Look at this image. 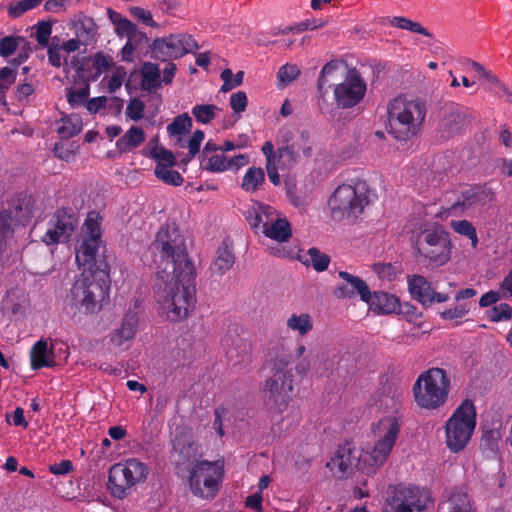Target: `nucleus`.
Here are the masks:
<instances>
[{
    "instance_id": "nucleus-1",
    "label": "nucleus",
    "mask_w": 512,
    "mask_h": 512,
    "mask_svg": "<svg viewBox=\"0 0 512 512\" xmlns=\"http://www.w3.org/2000/svg\"><path fill=\"white\" fill-rule=\"evenodd\" d=\"M154 297L161 317L170 322L186 320L196 304L195 271H170L157 273Z\"/></svg>"
},
{
    "instance_id": "nucleus-2",
    "label": "nucleus",
    "mask_w": 512,
    "mask_h": 512,
    "mask_svg": "<svg viewBox=\"0 0 512 512\" xmlns=\"http://www.w3.org/2000/svg\"><path fill=\"white\" fill-rule=\"evenodd\" d=\"M306 345L298 342L293 352L278 353L270 361V376L265 380L264 392L274 409L282 413L292 401L294 391V370L299 376H306L313 365V358L306 354Z\"/></svg>"
},
{
    "instance_id": "nucleus-3",
    "label": "nucleus",
    "mask_w": 512,
    "mask_h": 512,
    "mask_svg": "<svg viewBox=\"0 0 512 512\" xmlns=\"http://www.w3.org/2000/svg\"><path fill=\"white\" fill-rule=\"evenodd\" d=\"M380 406L391 409V413L383 416L371 426L373 435V446L370 450L363 452V463L366 473L373 474L382 467L388 460L394 446L396 445L401 426L402 415L401 394L393 392L380 400Z\"/></svg>"
},
{
    "instance_id": "nucleus-4",
    "label": "nucleus",
    "mask_w": 512,
    "mask_h": 512,
    "mask_svg": "<svg viewBox=\"0 0 512 512\" xmlns=\"http://www.w3.org/2000/svg\"><path fill=\"white\" fill-rule=\"evenodd\" d=\"M373 192L368 183L359 178L351 179L335 188L328 199V209L333 220L355 223L371 204Z\"/></svg>"
},
{
    "instance_id": "nucleus-5",
    "label": "nucleus",
    "mask_w": 512,
    "mask_h": 512,
    "mask_svg": "<svg viewBox=\"0 0 512 512\" xmlns=\"http://www.w3.org/2000/svg\"><path fill=\"white\" fill-rule=\"evenodd\" d=\"M388 133L397 141H408L416 136L426 117V106L417 98L400 95L387 106Z\"/></svg>"
},
{
    "instance_id": "nucleus-6",
    "label": "nucleus",
    "mask_w": 512,
    "mask_h": 512,
    "mask_svg": "<svg viewBox=\"0 0 512 512\" xmlns=\"http://www.w3.org/2000/svg\"><path fill=\"white\" fill-rule=\"evenodd\" d=\"M109 290V273L105 269L95 274H81L71 289L72 302L80 311L95 314L108 301Z\"/></svg>"
},
{
    "instance_id": "nucleus-7",
    "label": "nucleus",
    "mask_w": 512,
    "mask_h": 512,
    "mask_svg": "<svg viewBox=\"0 0 512 512\" xmlns=\"http://www.w3.org/2000/svg\"><path fill=\"white\" fill-rule=\"evenodd\" d=\"M450 391V379L444 369L430 368L419 375L413 385L416 404L426 410L443 406Z\"/></svg>"
},
{
    "instance_id": "nucleus-8",
    "label": "nucleus",
    "mask_w": 512,
    "mask_h": 512,
    "mask_svg": "<svg viewBox=\"0 0 512 512\" xmlns=\"http://www.w3.org/2000/svg\"><path fill=\"white\" fill-rule=\"evenodd\" d=\"M476 428V410L471 400L463 401L444 425L445 445L452 453L463 451Z\"/></svg>"
},
{
    "instance_id": "nucleus-9",
    "label": "nucleus",
    "mask_w": 512,
    "mask_h": 512,
    "mask_svg": "<svg viewBox=\"0 0 512 512\" xmlns=\"http://www.w3.org/2000/svg\"><path fill=\"white\" fill-rule=\"evenodd\" d=\"M415 250L428 267L438 268L450 261L452 244L448 233L442 227L433 226L418 234Z\"/></svg>"
},
{
    "instance_id": "nucleus-10",
    "label": "nucleus",
    "mask_w": 512,
    "mask_h": 512,
    "mask_svg": "<svg viewBox=\"0 0 512 512\" xmlns=\"http://www.w3.org/2000/svg\"><path fill=\"white\" fill-rule=\"evenodd\" d=\"M153 245L166 260L163 269L170 271L194 270L193 264L188 259L184 236L174 224L161 227Z\"/></svg>"
},
{
    "instance_id": "nucleus-11",
    "label": "nucleus",
    "mask_w": 512,
    "mask_h": 512,
    "mask_svg": "<svg viewBox=\"0 0 512 512\" xmlns=\"http://www.w3.org/2000/svg\"><path fill=\"white\" fill-rule=\"evenodd\" d=\"M149 474L147 465L136 458H130L112 465L108 473L107 489L118 499H124Z\"/></svg>"
},
{
    "instance_id": "nucleus-12",
    "label": "nucleus",
    "mask_w": 512,
    "mask_h": 512,
    "mask_svg": "<svg viewBox=\"0 0 512 512\" xmlns=\"http://www.w3.org/2000/svg\"><path fill=\"white\" fill-rule=\"evenodd\" d=\"M97 212H90L83 224V239L76 251V262L82 274H95L100 269L108 271L104 261L96 260V253L101 244V223Z\"/></svg>"
},
{
    "instance_id": "nucleus-13",
    "label": "nucleus",
    "mask_w": 512,
    "mask_h": 512,
    "mask_svg": "<svg viewBox=\"0 0 512 512\" xmlns=\"http://www.w3.org/2000/svg\"><path fill=\"white\" fill-rule=\"evenodd\" d=\"M223 473L224 465L221 461H198L189 472V490L198 498L211 500L219 491Z\"/></svg>"
},
{
    "instance_id": "nucleus-14",
    "label": "nucleus",
    "mask_w": 512,
    "mask_h": 512,
    "mask_svg": "<svg viewBox=\"0 0 512 512\" xmlns=\"http://www.w3.org/2000/svg\"><path fill=\"white\" fill-rule=\"evenodd\" d=\"M198 48L191 35L185 33L170 34L167 37L156 38L151 44L152 57L167 61L178 59Z\"/></svg>"
},
{
    "instance_id": "nucleus-15",
    "label": "nucleus",
    "mask_w": 512,
    "mask_h": 512,
    "mask_svg": "<svg viewBox=\"0 0 512 512\" xmlns=\"http://www.w3.org/2000/svg\"><path fill=\"white\" fill-rule=\"evenodd\" d=\"M366 83L356 69H349L342 82L334 87V100L340 108H352L365 96Z\"/></svg>"
},
{
    "instance_id": "nucleus-16",
    "label": "nucleus",
    "mask_w": 512,
    "mask_h": 512,
    "mask_svg": "<svg viewBox=\"0 0 512 512\" xmlns=\"http://www.w3.org/2000/svg\"><path fill=\"white\" fill-rule=\"evenodd\" d=\"M428 495L416 486H399L384 512H424Z\"/></svg>"
},
{
    "instance_id": "nucleus-17",
    "label": "nucleus",
    "mask_w": 512,
    "mask_h": 512,
    "mask_svg": "<svg viewBox=\"0 0 512 512\" xmlns=\"http://www.w3.org/2000/svg\"><path fill=\"white\" fill-rule=\"evenodd\" d=\"M492 200L491 193L480 188H473L462 195V199L456 201L449 207H442L436 213V218L446 220L451 216L458 217L465 213H472L485 206Z\"/></svg>"
},
{
    "instance_id": "nucleus-18",
    "label": "nucleus",
    "mask_w": 512,
    "mask_h": 512,
    "mask_svg": "<svg viewBox=\"0 0 512 512\" xmlns=\"http://www.w3.org/2000/svg\"><path fill=\"white\" fill-rule=\"evenodd\" d=\"M139 325V318L135 311L129 309L121 320L119 327L113 329L107 336L110 346L119 351L130 348Z\"/></svg>"
},
{
    "instance_id": "nucleus-19",
    "label": "nucleus",
    "mask_w": 512,
    "mask_h": 512,
    "mask_svg": "<svg viewBox=\"0 0 512 512\" xmlns=\"http://www.w3.org/2000/svg\"><path fill=\"white\" fill-rule=\"evenodd\" d=\"M363 458V453L357 457L355 455L354 449L350 447V445L340 446L335 455L327 462L326 466L330 469L334 476L339 478L345 477L346 475L352 473L355 467L363 470L366 473V469L361 463Z\"/></svg>"
},
{
    "instance_id": "nucleus-20",
    "label": "nucleus",
    "mask_w": 512,
    "mask_h": 512,
    "mask_svg": "<svg viewBox=\"0 0 512 512\" xmlns=\"http://www.w3.org/2000/svg\"><path fill=\"white\" fill-rule=\"evenodd\" d=\"M75 228L74 217L66 211H57L51 220V226L42 240L47 245L66 242Z\"/></svg>"
},
{
    "instance_id": "nucleus-21",
    "label": "nucleus",
    "mask_w": 512,
    "mask_h": 512,
    "mask_svg": "<svg viewBox=\"0 0 512 512\" xmlns=\"http://www.w3.org/2000/svg\"><path fill=\"white\" fill-rule=\"evenodd\" d=\"M338 275L342 282L335 288L336 297L350 299L358 295L362 301L367 298L369 287L365 281L346 271H340Z\"/></svg>"
},
{
    "instance_id": "nucleus-22",
    "label": "nucleus",
    "mask_w": 512,
    "mask_h": 512,
    "mask_svg": "<svg viewBox=\"0 0 512 512\" xmlns=\"http://www.w3.org/2000/svg\"><path fill=\"white\" fill-rule=\"evenodd\" d=\"M71 29L75 37L83 44V47L96 43L98 38V26L93 18L80 14L71 22Z\"/></svg>"
},
{
    "instance_id": "nucleus-23",
    "label": "nucleus",
    "mask_w": 512,
    "mask_h": 512,
    "mask_svg": "<svg viewBox=\"0 0 512 512\" xmlns=\"http://www.w3.org/2000/svg\"><path fill=\"white\" fill-rule=\"evenodd\" d=\"M367 303L369 309L378 314H391L400 310V301L398 297L386 292L368 291L367 298L363 300Z\"/></svg>"
},
{
    "instance_id": "nucleus-24",
    "label": "nucleus",
    "mask_w": 512,
    "mask_h": 512,
    "mask_svg": "<svg viewBox=\"0 0 512 512\" xmlns=\"http://www.w3.org/2000/svg\"><path fill=\"white\" fill-rule=\"evenodd\" d=\"M280 214L272 206L256 202L248 210L247 219L254 229L265 230Z\"/></svg>"
},
{
    "instance_id": "nucleus-25",
    "label": "nucleus",
    "mask_w": 512,
    "mask_h": 512,
    "mask_svg": "<svg viewBox=\"0 0 512 512\" xmlns=\"http://www.w3.org/2000/svg\"><path fill=\"white\" fill-rule=\"evenodd\" d=\"M31 368L38 370L43 367H53L56 365L53 346H48L44 339L37 341L30 351Z\"/></svg>"
},
{
    "instance_id": "nucleus-26",
    "label": "nucleus",
    "mask_w": 512,
    "mask_h": 512,
    "mask_svg": "<svg viewBox=\"0 0 512 512\" xmlns=\"http://www.w3.org/2000/svg\"><path fill=\"white\" fill-rule=\"evenodd\" d=\"M408 289L414 300L423 306L432 305L433 287L424 276L413 275L409 277Z\"/></svg>"
},
{
    "instance_id": "nucleus-27",
    "label": "nucleus",
    "mask_w": 512,
    "mask_h": 512,
    "mask_svg": "<svg viewBox=\"0 0 512 512\" xmlns=\"http://www.w3.org/2000/svg\"><path fill=\"white\" fill-rule=\"evenodd\" d=\"M262 233L273 241L284 243L291 238L292 229L287 218L280 213L265 230H262Z\"/></svg>"
},
{
    "instance_id": "nucleus-28",
    "label": "nucleus",
    "mask_w": 512,
    "mask_h": 512,
    "mask_svg": "<svg viewBox=\"0 0 512 512\" xmlns=\"http://www.w3.org/2000/svg\"><path fill=\"white\" fill-rule=\"evenodd\" d=\"M234 263L235 255L232 246L230 244L223 243L216 252V257L211 265V270L215 274L224 275L233 267Z\"/></svg>"
},
{
    "instance_id": "nucleus-29",
    "label": "nucleus",
    "mask_w": 512,
    "mask_h": 512,
    "mask_svg": "<svg viewBox=\"0 0 512 512\" xmlns=\"http://www.w3.org/2000/svg\"><path fill=\"white\" fill-rule=\"evenodd\" d=\"M108 17L114 26L115 33L119 37L137 38L138 35L142 36V34L138 32L137 26L120 13L108 9Z\"/></svg>"
},
{
    "instance_id": "nucleus-30",
    "label": "nucleus",
    "mask_w": 512,
    "mask_h": 512,
    "mask_svg": "<svg viewBox=\"0 0 512 512\" xmlns=\"http://www.w3.org/2000/svg\"><path fill=\"white\" fill-rule=\"evenodd\" d=\"M141 88L147 92H153L161 86V71L157 64L145 62L140 70Z\"/></svg>"
},
{
    "instance_id": "nucleus-31",
    "label": "nucleus",
    "mask_w": 512,
    "mask_h": 512,
    "mask_svg": "<svg viewBox=\"0 0 512 512\" xmlns=\"http://www.w3.org/2000/svg\"><path fill=\"white\" fill-rule=\"evenodd\" d=\"M144 140V130L137 126H131L125 134L116 141V147L120 152H128L138 147Z\"/></svg>"
},
{
    "instance_id": "nucleus-32",
    "label": "nucleus",
    "mask_w": 512,
    "mask_h": 512,
    "mask_svg": "<svg viewBox=\"0 0 512 512\" xmlns=\"http://www.w3.org/2000/svg\"><path fill=\"white\" fill-rule=\"evenodd\" d=\"M313 319L308 313H292L286 320L289 331L297 333L300 337L306 336L313 330Z\"/></svg>"
},
{
    "instance_id": "nucleus-33",
    "label": "nucleus",
    "mask_w": 512,
    "mask_h": 512,
    "mask_svg": "<svg viewBox=\"0 0 512 512\" xmlns=\"http://www.w3.org/2000/svg\"><path fill=\"white\" fill-rule=\"evenodd\" d=\"M274 155L275 162L280 169H291L300 160L298 151L295 150L294 146L289 145L280 146L276 152L274 151Z\"/></svg>"
},
{
    "instance_id": "nucleus-34",
    "label": "nucleus",
    "mask_w": 512,
    "mask_h": 512,
    "mask_svg": "<svg viewBox=\"0 0 512 512\" xmlns=\"http://www.w3.org/2000/svg\"><path fill=\"white\" fill-rule=\"evenodd\" d=\"M262 153L264 154L266 158V171L269 177V180L274 185L280 184V176L277 171L279 166L275 162V155H274V145L271 141H266L262 146Z\"/></svg>"
},
{
    "instance_id": "nucleus-35",
    "label": "nucleus",
    "mask_w": 512,
    "mask_h": 512,
    "mask_svg": "<svg viewBox=\"0 0 512 512\" xmlns=\"http://www.w3.org/2000/svg\"><path fill=\"white\" fill-rule=\"evenodd\" d=\"M81 130L82 121L77 115L64 117L57 123V132L62 138H71Z\"/></svg>"
},
{
    "instance_id": "nucleus-36",
    "label": "nucleus",
    "mask_w": 512,
    "mask_h": 512,
    "mask_svg": "<svg viewBox=\"0 0 512 512\" xmlns=\"http://www.w3.org/2000/svg\"><path fill=\"white\" fill-rule=\"evenodd\" d=\"M302 262L306 265H311L316 271H325L330 263V257L322 253L317 248H310L307 253L302 256Z\"/></svg>"
},
{
    "instance_id": "nucleus-37",
    "label": "nucleus",
    "mask_w": 512,
    "mask_h": 512,
    "mask_svg": "<svg viewBox=\"0 0 512 512\" xmlns=\"http://www.w3.org/2000/svg\"><path fill=\"white\" fill-rule=\"evenodd\" d=\"M389 23L391 26L398 28V29L407 30L412 33L421 34L425 37H432V34L425 27H423L420 23L413 21L406 17L394 16L389 19Z\"/></svg>"
},
{
    "instance_id": "nucleus-38",
    "label": "nucleus",
    "mask_w": 512,
    "mask_h": 512,
    "mask_svg": "<svg viewBox=\"0 0 512 512\" xmlns=\"http://www.w3.org/2000/svg\"><path fill=\"white\" fill-rule=\"evenodd\" d=\"M265 174L262 168H249L242 180V188L247 192L256 191L264 182Z\"/></svg>"
},
{
    "instance_id": "nucleus-39",
    "label": "nucleus",
    "mask_w": 512,
    "mask_h": 512,
    "mask_svg": "<svg viewBox=\"0 0 512 512\" xmlns=\"http://www.w3.org/2000/svg\"><path fill=\"white\" fill-rule=\"evenodd\" d=\"M450 227L455 233L467 237L471 241V246L473 248H477L479 243L477 231L470 221L452 220L450 222Z\"/></svg>"
},
{
    "instance_id": "nucleus-40",
    "label": "nucleus",
    "mask_w": 512,
    "mask_h": 512,
    "mask_svg": "<svg viewBox=\"0 0 512 512\" xmlns=\"http://www.w3.org/2000/svg\"><path fill=\"white\" fill-rule=\"evenodd\" d=\"M289 146L295 147V150L298 151L299 157L302 155L309 158L313 153V140L310 131L307 129L299 131L297 138L291 142Z\"/></svg>"
},
{
    "instance_id": "nucleus-41",
    "label": "nucleus",
    "mask_w": 512,
    "mask_h": 512,
    "mask_svg": "<svg viewBox=\"0 0 512 512\" xmlns=\"http://www.w3.org/2000/svg\"><path fill=\"white\" fill-rule=\"evenodd\" d=\"M221 111L214 104H197L192 108V115L200 124H209Z\"/></svg>"
},
{
    "instance_id": "nucleus-42",
    "label": "nucleus",
    "mask_w": 512,
    "mask_h": 512,
    "mask_svg": "<svg viewBox=\"0 0 512 512\" xmlns=\"http://www.w3.org/2000/svg\"><path fill=\"white\" fill-rule=\"evenodd\" d=\"M47 48L48 61L53 67L59 68L67 62V55L61 48L59 38L53 37Z\"/></svg>"
},
{
    "instance_id": "nucleus-43",
    "label": "nucleus",
    "mask_w": 512,
    "mask_h": 512,
    "mask_svg": "<svg viewBox=\"0 0 512 512\" xmlns=\"http://www.w3.org/2000/svg\"><path fill=\"white\" fill-rule=\"evenodd\" d=\"M348 356L346 352L333 348L325 354L323 366L326 370H330L331 372L339 371L342 368L341 363L346 360Z\"/></svg>"
},
{
    "instance_id": "nucleus-44",
    "label": "nucleus",
    "mask_w": 512,
    "mask_h": 512,
    "mask_svg": "<svg viewBox=\"0 0 512 512\" xmlns=\"http://www.w3.org/2000/svg\"><path fill=\"white\" fill-rule=\"evenodd\" d=\"M192 127V119L187 113H183L173 119L167 126V131L170 136H180Z\"/></svg>"
},
{
    "instance_id": "nucleus-45",
    "label": "nucleus",
    "mask_w": 512,
    "mask_h": 512,
    "mask_svg": "<svg viewBox=\"0 0 512 512\" xmlns=\"http://www.w3.org/2000/svg\"><path fill=\"white\" fill-rule=\"evenodd\" d=\"M149 155L156 161V167H173L176 162L174 154L161 146L152 148Z\"/></svg>"
},
{
    "instance_id": "nucleus-46",
    "label": "nucleus",
    "mask_w": 512,
    "mask_h": 512,
    "mask_svg": "<svg viewBox=\"0 0 512 512\" xmlns=\"http://www.w3.org/2000/svg\"><path fill=\"white\" fill-rule=\"evenodd\" d=\"M501 439L502 433L499 427L485 428L481 438V445L488 450L495 452L499 448Z\"/></svg>"
},
{
    "instance_id": "nucleus-47",
    "label": "nucleus",
    "mask_w": 512,
    "mask_h": 512,
    "mask_svg": "<svg viewBox=\"0 0 512 512\" xmlns=\"http://www.w3.org/2000/svg\"><path fill=\"white\" fill-rule=\"evenodd\" d=\"M43 0H19L8 7V15L11 18L21 17L24 13L38 7Z\"/></svg>"
},
{
    "instance_id": "nucleus-48",
    "label": "nucleus",
    "mask_w": 512,
    "mask_h": 512,
    "mask_svg": "<svg viewBox=\"0 0 512 512\" xmlns=\"http://www.w3.org/2000/svg\"><path fill=\"white\" fill-rule=\"evenodd\" d=\"M17 69L3 67L0 69V102L5 103L6 93L15 82Z\"/></svg>"
},
{
    "instance_id": "nucleus-49",
    "label": "nucleus",
    "mask_w": 512,
    "mask_h": 512,
    "mask_svg": "<svg viewBox=\"0 0 512 512\" xmlns=\"http://www.w3.org/2000/svg\"><path fill=\"white\" fill-rule=\"evenodd\" d=\"M21 44L27 45V42L20 36H6L0 40V55L7 58L13 55Z\"/></svg>"
},
{
    "instance_id": "nucleus-50",
    "label": "nucleus",
    "mask_w": 512,
    "mask_h": 512,
    "mask_svg": "<svg viewBox=\"0 0 512 512\" xmlns=\"http://www.w3.org/2000/svg\"><path fill=\"white\" fill-rule=\"evenodd\" d=\"M154 173L158 179L166 184L180 186L183 183V177L172 167H155Z\"/></svg>"
},
{
    "instance_id": "nucleus-51",
    "label": "nucleus",
    "mask_w": 512,
    "mask_h": 512,
    "mask_svg": "<svg viewBox=\"0 0 512 512\" xmlns=\"http://www.w3.org/2000/svg\"><path fill=\"white\" fill-rule=\"evenodd\" d=\"M220 77L223 81V85L221 86L220 90L221 92L226 93L241 85L243 82L244 72L239 71L234 75L232 70L225 69L221 72Z\"/></svg>"
},
{
    "instance_id": "nucleus-52",
    "label": "nucleus",
    "mask_w": 512,
    "mask_h": 512,
    "mask_svg": "<svg viewBox=\"0 0 512 512\" xmlns=\"http://www.w3.org/2000/svg\"><path fill=\"white\" fill-rule=\"evenodd\" d=\"M488 318L495 323L511 320L512 308L507 303H500L488 311Z\"/></svg>"
},
{
    "instance_id": "nucleus-53",
    "label": "nucleus",
    "mask_w": 512,
    "mask_h": 512,
    "mask_svg": "<svg viewBox=\"0 0 512 512\" xmlns=\"http://www.w3.org/2000/svg\"><path fill=\"white\" fill-rule=\"evenodd\" d=\"M450 512H474L466 494L455 493L450 498Z\"/></svg>"
},
{
    "instance_id": "nucleus-54",
    "label": "nucleus",
    "mask_w": 512,
    "mask_h": 512,
    "mask_svg": "<svg viewBox=\"0 0 512 512\" xmlns=\"http://www.w3.org/2000/svg\"><path fill=\"white\" fill-rule=\"evenodd\" d=\"M469 311L470 307L467 303H458L454 307L442 311L440 316L444 320L452 321L465 317Z\"/></svg>"
},
{
    "instance_id": "nucleus-55",
    "label": "nucleus",
    "mask_w": 512,
    "mask_h": 512,
    "mask_svg": "<svg viewBox=\"0 0 512 512\" xmlns=\"http://www.w3.org/2000/svg\"><path fill=\"white\" fill-rule=\"evenodd\" d=\"M145 104L138 98H133L129 101L126 107V117L133 120L139 121L144 117Z\"/></svg>"
},
{
    "instance_id": "nucleus-56",
    "label": "nucleus",
    "mask_w": 512,
    "mask_h": 512,
    "mask_svg": "<svg viewBox=\"0 0 512 512\" xmlns=\"http://www.w3.org/2000/svg\"><path fill=\"white\" fill-rule=\"evenodd\" d=\"M205 168L211 172H224L229 170L228 158L223 154H214L207 159Z\"/></svg>"
},
{
    "instance_id": "nucleus-57",
    "label": "nucleus",
    "mask_w": 512,
    "mask_h": 512,
    "mask_svg": "<svg viewBox=\"0 0 512 512\" xmlns=\"http://www.w3.org/2000/svg\"><path fill=\"white\" fill-rule=\"evenodd\" d=\"M300 74V69L294 64H285L279 68L277 78L281 85H287L297 78Z\"/></svg>"
},
{
    "instance_id": "nucleus-58",
    "label": "nucleus",
    "mask_w": 512,
    "mask_h": 512,
    "mask_svg": "<svg viewBox=\"0 0 512 512\" xmlns=\"http://www.w3.org/2000/svg\"><path fill=\"white\" fill-rule=\"evenodd\" d=\"M127 73L125 68L117 67L111 74L108 83L107 90L109 93H115L119 90L126 79Z\"/></svg>"
},
{
    "instance_id": "nucleus-59",
    "label": "nucleus",
    "mask_w": 512,
    "mask_h": 512,
    "mask_svg": "<svg viewBox=\"0 0 512 512\" xmlns=\"http://www.w3.org/2000/svg\"><path fill=\"white\" fill-rule=\"evenodd\" d=\"M324 20H305L300 23H297L294 26H288L286 27L282 32L288 33V32H303L306 30H315L318 28H321L325 25Z\"/></svg>"
},
{
    "instance_id": "nucleus-60",
    "label": "nucleus",
    "mask_w": 512,
    "mask_h": 512,
    "mask_svg": "<svg viewBox=\"0 0 512 512\" xmlns=\"http://www.w3.org/2000/svg\"><path fill=\"white\" fill-rule=\"evenodd\" d=\"M130 12L136 19H138L144 25L151 28L160 27V25L156 21H154L152 13L149 10L144 9L142 7H132L130 9Z\"/></svg>"
},
{
    "instance_id": "nucleus-61",
    "label": "nucleus",
    "mask_w": 512,
    "mask_h": 512,
    "mask_svg": "<svg viewBox=\"0 0 512 512\" xmlns=\"http://www.w3.org/2000/svg\"><path fill=\"white\" fill-rule=\"evenodd\" d=\"M342 67V63L337 60H333L328 62L322 68L320 77H319V86L323 87L328 83L330 78H333L334 74L338 72V70Z\"/></svg>"
},
{
    "instance_id": "nucleus-62",
    "label": "nucleus",
    "mask_w": 512,
    "mask_h": 512,
    "mask_svg": "<svg viewBox=\"0 0 512 512\" xmlns=\"http://www.w3.org/2000/svg\"><path fill=\"white\" fill-rule=\"evenodd\" d=\"M52 33V25L49 22H39L36 25V40L41 47H47Z\"/></svg>"
},
{
    "instance_id": "nucleus-63",
    "label": "nucleus",
    "mask_w": 512,
    "mask_h": 512,
    "mask_svg": "<svg viewBox=\"0 0 512 512\" xmlns=\"http://www.w3.org/2000/svg\"><path fill=\"white\" fill-rule=\"evenodd\" d=\"M297 138L295 129L290 125L282 126L276 135L277 145L287 146Z\"/></svg>"
},
{
    "instance_id": "nucleus-64",
    "label": "nucleus",
    "mask_w": 512,
    "mask_h": 512,
    "mask_svg": "<svg viewBox=\"0 0 512 512\" xmlns=\"http://www.w3.org/2000/svg\"><path fill=\"white\" fill-rule=\"evenodd\" d=\"M373 271L382 280L392 281L396 277V269L390 263H377L373 265Z\"/></svg>"
}]
</instances>
